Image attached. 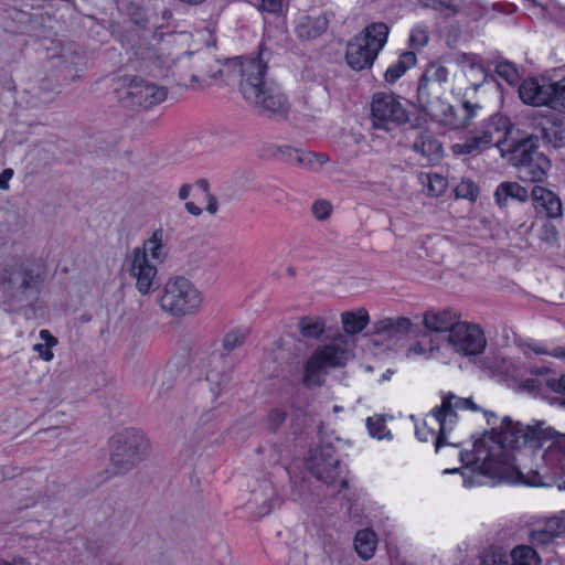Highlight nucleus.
<instances>
[{
	"mask_svg": "<svg viewBox=\"0 0 565 565\" xmlns=\"http://www.w3.org/2000/svg\"><path fill=\"white\" fill-rule=\"evenodd\" d=\"M417 57L412 51L402 53L397 61L385 71L384 78L388 84L396 83L409 68L416 65Z\"/></svg>",
	"mask_w": 565,
	"mask_h": 565,
	"instance_id": "25",
	"label": "nucleus"
},
{
	"mask_svg": "<svg viewBox=\"0 0 565 565\" xmlns=\"http://www.w3.org/2000/svg\"><path fill=\"white\" fill-rule=\"evenodd\" d=\"M446 87L419 77L417 86V100L423 110L433 119L441 120L451 106L443 102Z\"/></svg>",
	"mask_w": 565,
	"mask_h": 565,
	"instance_id": "14",
	"label": "nucleus"
},
{
	"mask_svg": "<svg viewBox=\"0 0 565 565\" xmlns=\"http://www.w3.org/2000/svg\"><path fill=\"white\" fill-rule=\"evenodd\" d=\"M348 360L349 352L338 343L317 347L303 365V385L306 387L322 385L329 370L344 366Z\"/></svg>",
	"mask_w": 565,
	"mask_h": 565,
	"instance_id": "6",
	"label": "nucleus"
},
{
	"mask_svg": "<svg viewBox=\"0 0 565 565\" xmlns=\"http://www.w3.org/2000/svg\"><path fill=\"white\" fill-rule=\"evenodd\" d=\"M371 111L373 124L379 129L390 130V125H401L408 120L406 109L393 95L375 94Z\"/></svg>",
	"mask_w": 565,
	"mask_h": 565,
	"instance_id": "12",
	"label": "nucleus"
},
{
	"mask_svg": "<svg viewBox=\"0 0 565 565\" xmlns=\"http://www.w3.org/2000/svg\"><path fill=\"white\" fill-rule=\"evenodd\" d=\"M510 126L507 117L491 116L462 142L452 145L451 149L456 154H478L491 147H499L505 140Z\"/></svg>",
	"mask_w": 565,
	"mask_h": 565,
	"instance_id": "7",
	"label": "nucleus"
},
{
	"mask_svg": "<svg viewBox=\"0 0 565 565\" xmlns=\"http://www.w3.org/2000/svg\"><path fill=\"white\" fill-rule=\"evenodd\" d=\"M420 76H423L425 81H430L441 87H446L449 71L440 61H433L426 65Z\"/></svg>",
	"mask_w": 565,
	"mask_h": 565,
	"instance_id": "32",
	"label": "nucleus"
},
{
	"mask_svg": "<svg viewBox=\"0 0 565 565\" xmlns=\"http://www.w3.org/2000/svg\"><path fill=\"white\" fill-rule=\"evenodd\" d=\"M551 109L565 113V77L553 82Z\"/></svg>",
	"mask_w": 565,
	"mask_h": 565,
	"instance_id": "36",
	"label": "nucleus"
},
{
	"mask_svg": "<svg viewBox=\"0 0 565 565\" xmlns=\"http://www.w3.org/2000/svg\"><path fill=\"white\" fill-rule=\"evenodd\" d=\"M332 211L331 204L326 200H318L312 204L311 212L319 221L327 220Z\"/></svg>",
	"mask_w": 565,
	"mask_h": 565,
	"instance_id": "43",
	"label": "nucleus"
},
{
	"mask_svg": "<svg viewBox=\"0 0 565 565\" xmlns=\"http://www.w3.org/2000/svg\"><path fill=\"white\" fill-rule=\"evenodd\" d=\"M458 317L455 312L450 310L443 311H428L424 316V324L425 327L435 332H446L451 333V330L455 328V324H458Z\"/></svg>",
	"mask_w": 565,
	"mask_h": 565,
	"instance_id": "23",
	"label": "nucleus"
},
{
	"mask_svg": "<svg viewBox=\"0 0 565 565\" xmlns=\"http://www.w3.org/2000/svg\"><path fill=\"white\" fill-rule=\"evenodd\" d=\"M429 32L425 25H416L412 29L409 42L414 47H423L428 43Z\"/></svg>",
	"mask_w": 565,
	"mask_h": 565,
	"instance_id": "39",
	"label": "nucleus"
},
{
	"mask_svg": "<svg viewBox=\"0 0 565 565\" xmlns=\"http://www.w3.org/2000/svg\"><path fill=\"white\" fill-rule=\"evenodd\" d=\"M526 347L536 354H545V355L548 354V350H546L544 347H542L539 343H535V342L527 343Z\"/></svg>",
	"mask_w": 565,
	"mask_h": 565,
	"instance_id": "58",
	"label": "nucleus"
},
{
	"mask_svg": "<svg viewBox=\"0 0 565 565\" xmlns=\"http://www.w3.org/2000/svg\"><path fill=\"white\" fill-rule=\"evenodd\" d=\"M248 331L246 329H234L227 332L223 338V348L225 351L231 352L241 347L246 338Z\"/></svg>",
	"mask_w": 565,
	"mask_h": 565,
	"instance_id": "35",
	"label": "nucleus"
},
{
	"mask_svg": "<svg viewBox=\"0 0 565 565\" xmlns=\"http://www.w3.org/2000/svg\"><path fill=\"white\" fill-rule=\"evenodd\" d=\"M270 55L271 52L260 45L256 55L236 57L228 61L225 67L239 76V92L258 114L286 118L290 103L280 85L268 76Z\"/></svg>",
	"mask_w": 565,
	"mask_h": 565,
	"instance_id": "2",
	"label": "nucleus"
},
{
	"mask_svg": "<svg viewBox=\"0 0 565 565\" xmlns=\"http://www.w3.org/2000/svg\"><path fill=\"white\" fill-rule=\"evenodd\" d=\"M196 186L202 190L209 196L210 193V185L209 182L205 179H200L196 181Z\"/></svg>",
	"mask_w": 565,
	"mask_h": 565,
	"instance_id": "62",
	"label": "nucleus"
},
{
	"mask_svg": "<svg viewBox=\"0 0 565 565\" xmlns=\"http://www.w3.org/2000/svg\"><path fill=\"white\" fill-rule=\"evenodd\" d=\"M498 75L509 84H514L519 77L516 68L510 62H501L497 65Z\"/></svg>",
	"mask_w": 565,
	"mask_h": 565,
	"instance_id": "41",
	"label": "nucleus"
},
{
	"mask_svg": "<svg viewBox=\"0 0 565 565\" xmlns=\"http://www.w3.org/2000/svg\"><path fill=\"white\" fill-rule=\"evenodd\" d=\"M412 322L408 318H386L375 324V333L394 338L408 332Z\"/></svg>",
	"mask_w": 565,
	"mask_h": 565,
	"instance_id": "26",
	"label": "nucleus"
},
{
	"mask_svg": "<svg viewBox=\"0 0 565 565\" xmlns=\"http://www.w3.org/2000/svg\"><path fill=\"white\" fill-rule=\"evenodd\" d=\"M419 3L423 8H429L440 12L452 9L450 4L441 0H420Z\"/></svg>",
	"mask_w": 565,
	"mask_h": 565,
	"instance_id": "51",
	"label": "nucleus"
},
{
	"mask_svg": "<svg viewBox=\"0 0 565 565\" xmlns=\"http://www.w3.org/2000/svg\"><path fill=\"white\" fill-rule=\"evenodd\" d=\"M113 476L122 475L141 462L148 451V440L137 429H125L110 440Z\"/></svg>",
	"mask_w": 565,
	"mask_h": 565,
	"instance_id": "5",
	"label": "nucleus"
},
{
	"mask_svg": "<svg viewBox=\"0 0 565 565\" xmlns=\"http://www.w3.org/2000/svg\"><path fill=\"white\" fill-rule=\"evenodd\" d=\"M17 273L20 278L17 299L19 301L32 302L38 299L43 277L33 267L25 264L17 266Z\"/></svg>",
	"mask_w": 565,
	"mask_h": 565,
	"instance_id": "19",
	"label": "nucleus"
},
{
	"mask_svg": "<svg viewBox=\"0 0 565 565\" xmlns=\"http://www.w3.org/2000/svg\"><path fill=\"white\" fill-rule=\"evenodd\" d=\"M416 437L420 441L434 440V445L436 446V437L439 435V428L437 426H433V428L426 424V418L424 419L423 426L416 427Z\"/></svg>",
	"mask_w": 565,
	"mask_h": 565,
	"instance_id": "42",
	"label": "nucleus"
},
{
	"mask_svg": "<svg viewBox=\"0 0 565 565\" xmlns=\"http://www.w3.org/2000/svg\"><path fill=\"white\" fill-rule=\"evenodd\" d=\"M185 210L194 215V216H199L202 214V209L199 207L196 204H194L193 202H186L185 203Z\"/></svg>",
	"mask_w": 565,
	"mask_h": 565,
	"instance_id": "60",
	"label": "nucleus"
},
{
	"mask_svg": "<svg viewBox=\"0 0 565 565\" xmlns=\"http://www.w3.org/2000/svg\"><path fill=\"white\" fill-rule=\"evenodd\" d=\"M191 190H192L191 184H183L179 189V194H178L179 199L182 201L186 200L190 196Z\"/></svg>",
	"mask_w": 565,
	"mask_h": 565,
	"instance_id": "59",
	"label": "nucleus"
},
{
	"mask_svg": "<svg viewBox=\"0 0 565 565\" xmlns=\"http://www.w3.org/2000/svg\"><path fill=\"white\" fill-rule=\"evenodd\" d=\"M451 397H444L440 406L433 408L426 416L427 425L431 428L433 426H437L439 428V435L436 437V451H438L441 446L449 445L446 441V431L451 429L454 424L457 422V411L451 408ZM452 445L456 446L455 444Z\"/></svg>",
	"mask_w": 565,
	"mask_h": 565,
	"instance_id": "16",
	"label": "nucleus"
},
{
	"mask_svg": "<svg viewBox=\"0 0 565 565\" xmlns=\"http://www.w3.org/2000/svg\"><path fill=\"white\" fill-rule=\"evenodd\" d=\"M13 174H14V171L11 168H7L0 173V189L1 190H9V188H10L9 181L12 179Z\"/></svg>",
	"mask_w": 565,
	"mask_h": 565,
	"instance_id": "53",
	"label": "nucleus"
},
{
	"mask_svg": "<svg viewBox=\"0 0 565 565\" xmlns=\"http://www.w3.org/2000/svg\"><path fill=\"white\" fill-rule=\"evenodd\" d=\"M565 532L563 519L552 516L536 523L529 532V542L535 551L551 546Z\"/></svg>",
	"mask_w": 565,
	"mask_h": 565,
	"instance_id": "17",
	"label": "nucleus"
},
{
	"mask_svg": "<svg viewBox=\"0 0 565 565\" xmlns=\"http://www.w3.org/2000/svg\"><path fill=\"white\" fill-rule=\"evenodd\" d=\"M494 202L499 207L504 209L512 202L524 203L529 200L530 194L526 188L518 182H501L494 191Z\"/></svg>",
	"mask_w": 565,
	"mask_h": 565,
	"instance_id": "21",
	"label": "nucleus"
},
{
	"mask_svg": "<svg viewBox=\"0 0 565 565\" xmlns=\"http://www.w3.org/2000/svg\"><path fill=\"white\" fill-rule=\"evenodd\" d=\"M125 267L129 276L135 279V286L142 296L152 294L156 290L158 268L143 254L129 253L125 258Z\"/></svg>",
	"mask_w": 565,
	"mask_h": 565,
	"instance_id": "13",
	"label": "nucleus"
},
{
	"mask_svg": "<svg viewBox=\"0 0 565 565\" xmlns=\"http://www.w3.org/2000/svg\"><path fill=\"white\" fill-rule=\"evenodd\" d=\"M509 561V553L499 545L488 546L480 555V565H508Z\"/></svg>",
	"mask_w": 565,
	"mask_h": 565,
	"instance_id": "33",
	"label": "nucleus"
},
{
	"mask_svg": "<svg viewBox=\"0 0 565 565\" xmlns=\"http://www.w3.org/2000/svg\"><path fill=\"white\" fill-rule=\"evenodd\" d=\"M522 387L530 392H535L540 388V384L535 379H526L522 382Z\"/></svg>",
	"mask_w": 565,
	"mask_h": 565,
	"instance_id": "57",
	"label": "nucleus"
},
{
	"mask_svg": "<svg viewBox=\"0 0 565 565\" xmlns=\"http://www.w3.org/2000/svg\"><path fill=\"white\" fill-rule=\"evenodd\" d=\"M230 373L226 371H217L211 369L206 373V381L210 383V388L215 396H218L230 382Z\"/></svg>",
	"mask_w": 565,
	"mask_h": 565,
	"instance_id": "34",
	"label": "nucleus"
},
{
	"mask_svg": "<svg viewBox=\"0 0 565 565\" xmlns=\"http://www.w3.org/2000/svg\"><path fill=\"white\" fill-rule=\"evenodd\" d=\"M390 28L384 22H374L356 35L347 46L345 60L354 71L372 67L379 53L387 42Z\"/></svg>",
	"mask_w": 565,
	"mask_h": 565,
	"instance_id": "4",
	"label": "nucleus"
},
{
	"mask_svg": "<svg viewBox=\"0 0 565 565\" xmlns=\"http://www.w3.org/2000/svg\"><path fill=\"white\" fill-rule=\"evenodd\" d=\"M207 199H209V202H207L206 211L211 214H215L217 211V202L212 194H209Z\"/></svg>",
	"mask_w": 565,
	"mask_h": 565,
	"instance_id": "61",
	"label": "nucleus"
},
{
	"mask_svg": "<svg viewBox=\"0 0 565 565\" xmlns=\"http://www.w3.org/2000/svg\"><path fill=\"white\" fill-rule=\"evenodd\" d=\"M258 10L271 14H281L285 9V0H254Z\"/></svg>",
	"mask_w": 565,
	"mask_h": 565,
	"instance_id": "40",
	"label": "nucleus"
},
{
	"mask_svg": "<svg viewBox=\"0 0 565 565\" xmlns=\"http://www.w3.org/2000/svg\"><path fill=\"white\" fill-rule=\"evenodd\" d=\"M540 238L550 245L555 244L558 239L556 226L548 221L544 222L541 227Z\"/></svg>",
	"mask_w": 565,
	"mask_h": 565,
	"instance_id": "44",
	"label": "nucleus"
},
{
	"mask_svg": "<svg viewBox=\"0 0 565 565\" xmlns=\"http://www.w3.org/2000/svg\"><path fill=\"white\" fill-rule=\"evenodd\" d=\"M553 82L545 77H527L519 86L521 100L531 106L551 108Z\"/></svg>",
	"mask_w": 565,
	"mask_h": 565,
	"instance_id": "15",
	"label": "nucleus"
},
{
	"mask_svg": "<svg viewBox=\"0 0 565 565\" xmlns=\"http://www.w3.org/2000/svg\"><path fill=\"white\" fill-rule=\"evenodd\" d=\"M295 160H296V164L307 168L309 170L317 171L326 162L329 161V157L327 153H323V152L315 153V152L297 149V156L295 157Z\"/></svg>",
	"mask_w": 565,
	"mask_h": 565,
	"instance_id": "31",
	"label": "nucleus"
},
{
	"mask_svg": "<svg viewBox=\"0 0 565 565\" xmlns=\"http://www.w3.org/2000/svg\"><path fill=\"white\" fill-rule=\"evenodd\" d=\"M275 156L279 158L280 160L287 161L289 160L290 156H297V149L292 148L290 146H280L277 147Z\"/></svg>",
	"mask_w": 565,
	"mask_h": 565,
	"instance_id": "52",
	"label": "nucleus"
},
{
	"mask_svg": "<svg viewBox=\"0 0 565 565\" xmlns=\"http://www.w3.org/2000/svg\"><path fill=\"white\" fill-rule=\"evenodd\" d=\"M479 194L478 186L470 180H462L456 186V195L461 199L475 201Z\"/></svg>",
	"mask_w": 565,
	"mask_h": 565,
	"instance_id": "38",
	"label": "nucleus"
},
{
	"mask_svg": "<svg viewBox=\"0 0 565 565\" xmlns=\"http://www.w3.org/2000/svg\"><path fill=\"white\" fill-rule=\"evenodd\" d=\"M376 544V535L371 530H361L355 534L354 548L359 556L364 561L373 557Z\"/></svg>",
	"mask_w": 565,
	"mask_h": 565,
	"instance_id": "28",
	"label": "nucleus"
},
{
	"mask_svg": "<svg viewBox=\"0 0 565 565\" xmlns=\"http://www.w3.org/2000/svg\"><path fill=\"white\" fill-rule=\"evenodd\" d=\"M413 150L420 154L427 162L438 160L441 157V145L429 132H418L413 142Z\"/></svg>",
	"mask_w": 565,
	"mask_h": 565,
	"instance_id": "24",
	"label": "nucleus"
},
{
	"mask_svg": "<svg viewBox=\"0 0 565 565\" xmlns=\"http://www.w3.org/2000/svg\"><path fill=\"white\" fill-rule=\"evenodd\" d=\"M546 385L553 392L565 395V374L562 375L559 379H547Z\"/></svg>",
	"mask_w": 565,
	"mask_h": 565,
	"instance_id": "49",
	"label": "nucleus"
},
{
	"mask_svg": "<svg viewBox=\"0 0 565 565\" xmlns=\"http://www.w3.org/2000/svg\"><path fill=\"white\" fill-rule=\"evenodd\" d=\"M53 94L50 93V92H46V93H43L39 96V100L38 102H34L32 103V107H40V106H43V105H46L49 103H51L53 100Z\"/></svg>",
	"mask_w": 565,
	"mask_h": 565,
	"instance_id": "56",
	"label": "nucleus"
},
{
	"mask_svg": "<svg viewBox=\"0 0 565 565\" xmlns=\"http://www.w3.org/2000/svg\"><path fill=\"white\" fill-rule=\"evenodd\" d=\"M508 565H541L539 553L530 545L520 544L509 552Z\"/></svg>",
	"mask_w": 565,
	"mask_h": 565,
	"instance_id": "29",
	"label": "nucleus"
},
{
	"mask_svg": "<svg viewBox=\"0 0 565 565\" xmlns=\"http://www.w3.org/2000/svg\"><path fill=\"white\" fill-rule=\"evenodd\" d=\"M41 340H43L42 344H47L55 347L57 344V339L46 329H43L39 333Z\"/></svg>",
	"mask_w": 565,
	"mask_h": 565,
	"instance_id": "54",
	"label": "nucleus"
},
{
	"mask_svg": "<svg viewBox=\"0 0 565 565\" xmlns=\"http://www.w3.org/2000/svg\"><path fill=\"white\" fill-rule=\"evenodd\" d=\"M286 417H287L286 412L281 411V409H273L268 414L269 429L276 430L277 428H279L280 425L286 420Z\"/></svg>",
	"mask_w": 565,
	"mask_h": 565,
	"instance_id": "46",
	"label": "nucleus"
},
{
	"mask_svg": "<svg viewBox=\"0 0 565 565\" xmlns=\"http://www.w3.org/2000/svg\"><path fill=\"white\" fill-rule=\"evenodd\" d=\"M329 20L326 14L301 15L298 19L295 32L301 40H313L326 32Z\"/></svg>",
	"mask_w": 565,
	"mask_h": 565,
	"instance_id": "22",
	"label": "nucleus"
},
{
	"mask_svg": "<svg viewBox=\"0 0 565 565\" xmlns=\"http://www.w3.org/2000/svg\"><path fill=\"white\" fill-rule=\"evenodd\" d=\"M13 275H14V270L10 267H6L0 273V284L1 285L11 284Z\"/></svg>",
	"mask_w": 565,
	"mask_h": 565,
	"instance_id": "55",
	"label": "nucleus"
},
{
	"mask_svg": "<svg viewBox=\"0 0 565 565\" xmlns=\"http://www.w3.org/2000/svg\"><path fill=\"white\" fill-rule=\"evenodd\" d=\"M460 472L466 488L494 486L499 482H523L533 487L565 490V434L544 423L534 426L504 417L500 429L484 431L473 441L471 452L461 451Z\"/></svg>",
	"mask_w": 565,
	"mask_h": 565,
	"instance_id": "1",
	"label": "nucleus"
},
{
	"mask_svg": "<svg viewBox=\"0 0 565 565\" xmlns=\"http://www.w3.org/2000/svg\"><path fill=\"white\" fill-rule=\"evenodd\" d=\"M462 109L465 111L463 126H468L470 120L477 116V111L481 109L479 104H472L469 100L462 103Z\"/></svg>",
	"mask_w": 565,
	"mask_h": 565,
	"instance_id": "47",
	"label": "nucleus"
},
{
	"mask_svg": "<svg viewBox=\"0 0 565 565\" xmlns=\"http://www.w3.org/2000/svg\"><path fill=\"white\" fill-rule=\"evenodd\" d=\"M168 234L162 228H156L152 234L143 241L142 246L135 247L130 253L142 255L153 264H162L167 260L169 252L167 247Z\"/></svg>",
	"mask_w": 565,
	"mask_h": 565,
	"instance_id": "18",
	"label": "nucleus"
},
{
	"mask_svg": "<svg viewBox=\"0 0 565 565\" xmlns=\"http://www.w3.org/2000/svg\"><path fill=\"white\" fill-rule=\"evenodd\" d=\"M167 95L164 86L135 76L129 79L121 99L131 107L149 109L164 102Z\"/></svg>",
	"mask_w": 565,
	"mask_h": 565,
	"instance_id": "10",
	"label": "nucleus"
},
{
	"mask_svg": "<svg viewBox=\"0 0 565 565\" xmlns=\"http://www.w3.org/2000/svg\"><path fill=\"white\" fill-rule=\"evenodd\" d=\"M529 194L537 213H544L550 218H558L563 215L562 202L550 189L534 185Z\"/></svg>",
	"mask_w": 565,
	"mask_h": 565,
	"instance_id": "20",
	"label": "nucleus"
},
{
	"mask_svg": "<svg viewBox=\"0 0 565 565\" xmlns=\"http://www.w3.org/2000/svg\"><path fill=\"white\" fill-rule=\"evenodd\" d=\"M511 153V160L518 168L520 180L531 183H541L546 180L551 162L536 150L532 139L526 138L516 142Z\"/></svg>",
	"mask_w": 565,
	"mask_h": 565,
	"instance_id": "8",
	"label": "nucleus"
},
{
	"mask_svg": "<svg viewBox=\"0 0 565 565\" xmlns=\"http://www.w3.org/2000/svg\"><path fill=\"white\" fill-rule=\"evenodd\" d=\"M366 427L372 437L383 439L390 435L385 420L381 417H369L366 419Z\"/></svg>",
	"mask_w": 565,
	"mask_h": 565,
	"instance_id": "37",
	"label": "nucleus"
},
{
	"mask_svg": "<svg viewBox=\"0 0 565 565\" xmlns=\"http://www.w3.org/2000/svg\"><path fill=\"white\" fill-rule=\"evenodd\" d=\"M334 447L330 444L321 445L315 450L308 462L311 473L329 486L348 487V480L342 478L343 469L340 460L334 457Z\"/></svg>",
	"mask_w": 565,
	"mask_h": 565,
	"instance_id": "9",
	"label": "nucleus"
},
{
	"mask_svg": "<svg viewBox=\"0 0 565 565\" xmlns=\"http://www.w3.org/2000/svg\"><path fill=\"white\" fill-rule=\"evenodd\" d=\"M445 397H451V408H455V411L459 409H471V411H478L479 407L475 404V402L471 398H462L457 397L454 394H448Z\"/></svg>",
	"mask_w": 565,
	"mask_h": 565,
	"instance_id": "45",
	"label": "nucleus"
},
{
	"mask_svg": "<svg viewBox=\"0 0 565 565\" xmlns=\"http://www.w3.org/2000/svg\"><path fill=\"white\" fill-rule=\"evenodd\" d=\"M343 331L349 335L361 332L369 322V313L365 309L345 311L341 315Z\"/></svg>",
	"mask_w": 565,
	"mask_h": 565,
	"instance_id": "27",
	"label": "nucleus"
},
{
	"mask_svg": "<svg viewBox=\"0 0 565 565\" xmlns=\"http://www.w3.org/2000/svg\"><path fill=\"white\" fill-rule=\"evenodd\" d=\"M547 355H552L555 358H565V348L558 347L554 349L553 351H548Z\"/></svg>",
	"mask_w": 565,
	"mask_h": 565,
	"instance_id": "64",
	"label": "nucleus"
},
{
	"mask_svg": "<svg viewBox=\"0 0 565 565\" xmlns=\"http://www.w3.org/2000/svg\"><path fill=\"white\" fill-rule=\"evenodd\" d=\"M326 329L322 318L306 316L299 319L298 330L303 338L319 339Z\"/></svg>",
	"mask_w": 565,
	"mask_h": 565,
	"instance_id": "30",
	"label": "nucleus"
},
{
	"mask_svg": "<svg viewBox=\"0 0 565 565\" xmlns=\"http://www.w3.org/2000/svg\"><path fill=\"white\" fill-rule=\"evenodd\" d=\"M52 348V345L35 343L33 345V351H35L43 361L49 362L54 358Z\"/></svg>",
	"mask_w": 565,
	"mask_h": 565,
	"instance_id": "50",
	"label": "nucleus"
},
{
	"mask_svg": "<svg viewBox=\"0 0 565 565\" xmlns=\"http://www.w3.org/2000/svg\"><path fill=\"white\" fill-rule=\"evenodd\" d=\"M428 179H429V183H428L429 191L433 192L435 195L440 194L444 191V189L446 188V180L441 175H438V174H435L433 177L429 175Z\"/></svg>",
	"mask_w": 565,
	"mask_h": 565,
	"instance_id": "48",
	"label": "nucleus"
},
{
	"mask_svg": "<svg viewBox=\"0 0 565 565\" xmlns=\"http://www.w3.org/2000/svg\"><path fill=\"white\" fill-rule=\"evenodd\" d=\"M158 301L162 311L173 317H185L199 311L203 295L190 279L175 276L166 281Z\"/></svg>",
	"mask_w": 565,
	"mask_h": 565,
	"instance_id": "3",
	"label": "nucleus"
},
{
	"mask_svg": "<svg viewBox=\"0 0 565 565\" xmlns=\"http://www.w3.org/2000/svg\"><path fill=\"white\" fill-rule=\"evenodd\" d=\"M448 344L460 354L478 355L483 352L487 340L477 324L459 321L448 334Z\"/></svg>",
	"mask_w": 565,
	"mask_h": 565,
	"instance_id": "11",
	"label": "nucleus"
},
{
	"mask_svg": "<svg viewBox=\"0 0 565 565\" xmlns=\"http://www.w3.org/2000/svg\"><path fill=\"white\" fill-rule=\"evenodd\" d=\"M551 370L546 366H542V367H531L530 369V373L533 374V375H543V374H547Z\"/></svg>",
	"mask_w": 565,
	"mask_h": 565,
	"instance_id": "63",
	"label": "nucleus"
}]
</instances>
